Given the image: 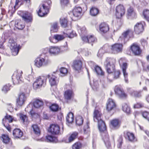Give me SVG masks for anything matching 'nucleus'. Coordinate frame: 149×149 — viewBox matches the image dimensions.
<instances>
[{"mask_svg": "<svg viewBox=\"0 0 149 149\" xmlns=\"http://www.w3.org/2000/svg\"><path fill=\"white\" fill-rule=\"evenodd\" d=\"M130 49L132 53L135 55H139L141 53V50L140 47L136 44H134L131 46Z\"/></svg>", "mask_w": 149, "mask_h": 149, "instance_id": "4be33fe9", "label": "nucleus"}, {"mask_svg": "<svg viewBox=\"0 0 149 149\" xmlns=\"http://www.w3.org/2000/svg\"><path fill=\"white\" fill-rule=\"evenodd\" d=\"M72 91L70 90H68L65 92L64 96L65 98L67 100L71 99L72 95Z\"/></svg>", "mask_w": 149, "mask_h": 149, "instance_id": "c85d7f7f", "label": "nucleus"}, {"mask_svg": "<svg viewBox=\"0 0 149 149\" xmlns=\"http://www.w3.org/2000/svg\"><path fill=\"white\" fill-rule=\"evenodd\" d=\"M88 124V123H87L85 125L84 127V131L85 134L87 133L89 131V127Z\"/></svg>", "mask_w": 149, "mask_h": 149, "instance_id": "13d9d810", "label": "nucleus"}, {"mask_svg": "<svg viewBox=\"0 0 149 149\" xmlns=\"http://www.w3.org/2000/svg\"><path fill=\"white\" fill-rule=\"evenodd\" d=\"M49 108L52 111H57L58 110L59 106L56 104H53L49 107Z\"/></svg>", "mask_w": 149, "mask_h": 149, "instance_id": "37998d69", "label": "nucleus"}, {"mask_svg": "<svg viewBox=\"0 0 149 149\" xmlns=\"http://www.w3.org/2000/svg\"><path fill=\"white\" fill-rule=\"evenodd\" d=\"M99 84L97 81L94 82L92 87L94 91H97L99 88Z\"/></svg>", "mask_w": 149, "mask_h": 149, "instance_id": "8fccbe9b", "label": "nucleus"}, {"mask_svg": "<svg viewBox=\"0 0 149 149\" xmlns=\"http://www.w3.org/2000/svg\"><path fill=\"white\" fill-rule=\"evenodd\" d=\"M17 14L22 18V19L26 23L30 22L32 21V16L31 13L27 11H18Z\"/></svg>", "mask_w": 149, "mask_h": 149, "instance_id": "6e6552de", "label": "nucleus"}, {"mask_svg": "<svg viewBox=\"0 0 149 149\" xmlns=\"http://www.w3.org/2000/svg\"><path fill=\"white\" fill-rule=\"evenodd\" d=\"M58 30V23L57 22H55L52 25L51 28V33L56 32Z\"/></svg>", "mask_w": 149, "mask_h": 149, "instance_id": "f704fd0d", "label": "nucleus"}, {"mask_svg": "<svg viewBox=\"0 0 149 149\" xmlns=\"http://www.w3.org/2000/svg\"><path fill=\"white\" fill-rule=\"evenodd\" d=\"M15 27L19 29H22L24 27V25L22 23L21 20H17L15 21Z\"/></svg>", "mask_w": 149, "mask_h": 149, "instance_id": "7c9ffc66", "label": "nucleus"}, {"mask_svg": "<svg viewBox=\"0 0 149 149\" xmlns=\"http://www.w3.org/2000/svg\"><path fill=\"white\" fill-rule=\"evenodd\" d=\"M143 15L145 18L146 20L149 21V10L145 9L143 12Z\"/></svg>", "mask_w": 149, "mask_h": 149, "instance_id": "79ce46f5", "label": "nucleus"}, {"mask_svg": "<svg viewBox=\"0 0 149 149\" xmlns=\"http://www.w3.org/2000/svg\"><path fill=\"white\" fill-rule=\"evenodd\" d=\"M88 35L87 36H84L82 37H81L82 40L86 42H88Z\"/></svg>", "mask_w": 149, "mask_h": 149, "instance_id": "338daca9", "label": "nucleus"}, {"mask_svg": "<svg viewBox=\"0 0 149 149\" xmlns=\"http://www.w3.org/2000/svg\"><path fill=\"white\" fill-rule=\"evenodd\" d=\"M123 139L122 137H120L118 139V141L119 143L118 145V148H120V146L122 145V143Z\"/></svg>", "mask_w": 149, "mask_h": 149, "instance_id": "69168bd1", "label": "nucleus"}, {"mask_svg": "<svg viewBox=\"0 0 149 149\" xmlns=\"http://www.w3.org/2000/svg\"><path fill=\"white\" fill-rule=\"evenodd\" d=\"M82 144L80 142H77L74 144L72 146V149H80L82 147Z\"/></svg>", "mask_w": 149, "mask_h": 149, "instance_id": "de8ad7c7", "label": "nucleus"}, {"mask_svg": "<svg viewBox=\"0 0 149 149\" xmlns=\"http://www.w3.org/2000/svg\"><path fill=\"white\" fill-rule=\"evenodd\" d=\"M18 98L21 100V102L23 101L24 102L26 100V97L25 96V94L22 93L19 94Z\"/></svg>", "mask_w": 149, "mask_h": 149, "instance_id": "09e8293b", "label": "nucleus"}, {"mask_svg": "<svg viewBox=\"0 0 149 149\" xmlns=\"http://www.w3.org/2000/svg\"><path fill=\"white\" fill-rule=\"evenodd\" d=\"M1 138L4 143L7 144L9 142L10 139L8 135L3 134L2 135Z\"/></svg>", "mask_w": 149, "mask_h": 149, "instance_id": "a18cd8bd", "label": "nucleus"}, {"mask_svg": "<svg viewBox=\"0 0 149 149\" xmlns=\"http://www.w3.org/2000/svg\"><path fill=\"white\" fill-rule=\"evenodd\" d=\"M2 90L4 93H6L9 90V86L5 85L2 88Z\"/></svg>", "mask_w": 149, "mask_h": 149, "instance_id": "680f3d73", "label": "nucleus"}, {"mask_svg": "<svg viewBox=\"0 0 149 149\" xmlns=\"http://www.w3.org/2000/svg\"><path fill=\"white\" fill-rule=\"evenodd\" d=\"M95 71L98 75H104V72L102 71L101 68L98 65H96L95 66Z\"/></svg>", "mask_w": 149, "mask_h": 149, "instance_id": "4c0bfd02", "label": "nucleus"}, {"mask_svg": "<svg viewBox=\"0 0 149 149\" xmlns=\"http://www.w3.org/2000/svg\"><path fill=\"white\" fill-rule=\"evenodd\" d=\"M23 134L22 132L19 129H15L13 130V135L15 139H20Z\"/></svg>", "mask_w": 149, "mask_h": 149, "instance_id": "a878e982", "label": "nucleus"}, {"mask_svg": "<svg viewBox=\"0 0 149 149\" xmlns=\"http://www.w3.org/2000/svg\"><path fill=\"white\" fill-rule=\"evenodd\" d=\"M34 65L38 68L48 65L51 63L48 57L45 56L44 58L40 57L36 58L34 61Z\"/></svg>", "mask_w": 149, "mask_h": 149, "instance_id": "0eeeda50", "label": "nucleus"}, {"mask_svg": "<svg viewBox=\"0 0 149 149\" xmlns=\"http://www.w3.org/2000/svg\"><path fill=\"white\" fill-rule=\"evenodd\" d=\"M111 46H109L107 44L104 45L99 50L97 56L99 57H101L104 53L107 52L110 49H111Z\"/></svg>", "mask_w": 149, "mask_h": 149, "instance_id": "6ab92c4d", "label": "nucleus"}, {"mask_svg": "<svg viewBox=\"0 0 149 149\" xmlns=\"http://www.w3.org/2000/svg\"><path fill=\"white\" fill-rule=\"evenodd\" d=\"M99 10L96 8L93 7L91 8L90 10V13L92 16H95L99 13Z\"/></svg>", "mask_w": 149, "mask_h": 149, "instance_id": "72a5a7b5", "label": "nucleus"}, {"mask_svg": "<svg viewBox=\"0 0 149 149\" xmlns=\"http://www.w3.org/2000/svg\"><path fill=\"white\" fill-rule=\"evenodd\" d=\"M116 105L114 101L111 99H109L106 105V109L109 115L111 116L113 113Z\"/></svg>", "mask_w": 149, "mask_h": 149, "instance_id": "1a4fd4ad", "label": "nucleus"}, {"mask_svg": "<svg viewBox=\"0 0 149 149\" xmlns=\"http://www.w3.org/2000/svg\"><path fill=\"white\" fill-rule=\"evenodd\" d=\"M5 119L8 120L9 122L10 123H11L13 121V119L10 115H6L5 116Z\"/></svg>", "mask_w": 149, "mask_h": 149, "instance_id": "e2e57ef3", "label": "nucleus"}, {"mask_svg": "<svg viewBox=\"0 0 149 149\" xmlns=\"http://www.w3.org/2000/svg\"><path fill=\"white\" fill-rule=\"evenodd\" d=\"M115 93L121 99H126L127 97V95L124 92L123 88L118 86H115L114 89Z\"/></svg>", "mask_w": 149, "mask_h": 149, "instance_id": "f8f14e48", "label": "nucleus"}, {"mask_svg": "<svg viewBox=\"0 0 149 149\" xmlns=\"http://www.w3.org/2000/svg\"><path fill=\"white\" fill-rule=\"evenodd\" d=\"M6 13V11L4 9L1 8V10H0V20H1L3 17V15H5Z\"/></svg>", "mask_w": 149, "mask_h": 149, "instance_id": "052dcab7", "label": "nucleus"}, {"mask_svg": "<svg viewBox=\"0 0 149 149\" xmlns=\"http://www.w3.org/2000/svg\"><path fill=\"white\" fill-rule=\"evenodd\" d=\"M51 4L52 2L50 0H47L44 3L42 4L38 12V15L42 17L47 15Z\"/></svg>", "mask_w": 149, "mask_h": 149, "instance_id": "39448f33", "label": "nucleus"}, {"mask_svg": "<svg viewBox=\"0 0 149 149\" xmlns=\"http://www.w3.org/2000/svg\"><path fill=\"white\" fill-rule=\"evenodd\" d=\"M76 36V34L75 31L69 29L66 31L65 30L63 35L56 34L53 36H50L49 39L51 42L55 43V40L57 42L63 40L65 37L72 38Z\"/></svg>", "mask_w": 149, "mask_h": 149, "instance_id": "7ed1b4c3", "label": "nucleus"}, {"mask_svg": "<svg viewBox=\"0 0 149 149\" xmlns=\"http://www.w3.org/2000/svg\"><path fill=\"white\" fill-rule=\"evenodd\" d=\"M97 41V39L93 35H88V42L91 43Z\"/></svg>", "mask_w": 149, "mask_h": 149, "instance_id": "c03bdc74", "label": "nucleus"}, {"mask_svg": "<svg viewBox=\"0 0 149 149\" xmlns=\"http://www.w3.org/2000/svg\"><path fill=\"white\" fill-rule=\"evenodd\" d=\"M127 65L126 63H123L121 67L123 74L124 76L125 80L126 83H128V73L126 72V70L127 68Z\"/></svg>", "mask_w": 149, "mask_h": 149, "instance_id": "393cba45", "label": "nucleus"}, {"mask_svg": "<svg viewBox=\"0 0 149 149\" xmlns=\"http://www.w3.org/2000/svg\"><path fill=\"white\" fill-rule=\"evenodd\" d=\"M5 120L4 119H3L2 120V124L4 126L6 127L7 130L9 132H10L11 131V127L9 125H6L4 122Z\"/></svg>", "mask_w": 149, "mask_h": 149, "instance_id": "bf43d9fd", "label": "nucleus"}, {"mask_svg": "<svg viewBox=\"0 0 149 149\" xmlns=\"http://www.w3.org/2000/svg\"><path fill=\"white\" fill-rule=\"evenodd\" d=\"M123 110L127 113L129 114L130 111V107L126 103H124L122 105Z\"/></svg>", "mask_w": 149, "mask_h": 149, "instance_id": "58836bf2", "label": "nucleus"}, {"mask_svg": "<svg viewBox=\"0 0 149 149\" xmlns=\"http://www.w3.org/2000/svg\"><path fill=\"white\" fill-rule=\"evenodd\" d=\"M83 122V118L81 116H77L76 118V123L77 125L80 126L82 125Z\"/></svg>", "mask_w": 149, "mask_h": 149, "instance_id": "c9c22d12", "label": "nucleus"}, {"mask_svg": "<svg viewBox=\"0 0 149 149\" xmlns=\"http://www.w3.org/2000/svg\"><path fill=\"white\" fill-rule=\"evenodd\" d=\"M20 119L24 124H26L28 120V118L26 115L21 114Z\"/></svg>", "mask_w": 149, "mask_h": 149, "instance_id": "49530a36", "label": "nucleus"}, {"mask_svg": "<svg viewBox=\"0 0 149 149\" xmlns=\"http://www.w3.org/2000/svg\"><path fill=\"white\" fill-rule=\"evenodd\" d=\"M46 139L47 142L55 143L58 142L57 138L52 135H48L46 136Z\"/></svg>", "mask_w": 149, "mask_h": 149, "instance_id": "cd10ccee", "label": "nucleus"}, {"mask_svg": "<svg viewBox=\"0 0 149 149\" xmlns=\"http://www.w3.org/2000/svg\"><path fill=\"white\" fill-rule=\"evenodd\" d=\"M69 0H60V3L62 6L66 5L69 3Z\"/></svg>", "mask_w": 149, "mask_h": 149, "instance_id": "6e6d98bb", "label": "nucleus"}, {"mask_svg": "<svg viewBox=\"0 0 149 149\" xmlns=\"http://www.w3.org/2000/svg\"><path fill=\"white\" fill-rule=\"evenodd\" d=\"M145 24L144 22L137 23L134 26V31L135 33L139 34L142 33L144 30L143 25Z\"/></svg>", "mask_w": 149, "mask_h": 149, "instance_id": "ddd939ff", "label": "nucleus"}, {"mask_svg": "<svg viewBox=\"0 0 149 149\" xmlns=\"http://www.w3.org/2000/svg\"><path fill=\"white\" fill-rule=\"evenodd\" d=\"M32 127L35 134L39 136L40 134V131L39 127L37 125H33L32 126Z\"/></svg>", "mask_w": 149, "mask_h": 149, "instance_id": "c756f323", "label": "nucleus"}, {"mask_svg": "<svg viewBox=\"0 0 149 149\" xmlns=\"http://www.w3.org/2000/svg\"><path fill=\"white\" fill-rule=\"evenodd\" d=\"M22 71L17 70L13 74L12 79L14 84H18L21 82Z\"/></svg>", "mask_w": 149, "mask_h": 149, "instance_id": "9b49d317", "label": "nucleus"}, {"mask_svg": "<svg viewBox=\"0 0 149 149\" xmlns=\"http://www.w3.org/2000/svg\"><path fill=\"white\" fill-rule=\"evenodd\" d=\"M124 136L125 139L131 142H134L137 141L134 134L132 132H127L124 133Z\"/></svg>", "mask_w": 149, "mask_h": 149, "instance_id": "a211bd4d", "label": "nucleus"}, {"mask_svg": "<svg viewBox=\"0 0 149 149\" xmlns=\"http://www.w3.org/2000/svg\"><path fill=\"white\" fill-rule=\"evenodd\" d=\"M99 32L102 35L107 33L109 30L108 25L105 22L101 23L99 25Z\"/></svg>", "mask_w": 149, "mask_h": 149, "instance_id": "dca6fc26", "label": "nucleus"}, {"mask_svg": "<svg viewBox=\"0 0 149 149\" xmlns=\"http://www.w3.org/2000/svg\"><path fill=\"white\" fill-rule=\"evenodd\" d=\"M59 49H60V52H64L68 49V47L67 46H61Z\"/></svg>", "mask_w": 149, "mask_h": 149, "instance_id": "0e129e2a", "label": "nucleus"}, {"mask_svg": "<svg viewBox=\"0 0 149 149\" xmlns=\"http://www.w3.org/2000/svg\"><path fill=\"white\" fill-rule=\"evenodd\" d=\"M86 30V28L84 27L79 28V29H78V31L80 34H82L85 33Z\"/></svg>", "mask_w": 149, "mask_h": 149, "instance_id": "5fc2aeb1", "label": "nucleus"}, {"mask_svg": "<svg viewBox=\"0 0 149 149\" xmlns=\"http://www.w3.org/2000/svg\"><path fill=\"white\" fill-rule=\"evenodd\" d=\"M60 22L61 26L65 28L67 26L68 21L66 18H61L60 19Z\"/></svg>", "mask_w": 149, "mask_h": 149, "instance_id": "e433bc0d", "label": "nucleus"}, {"mask_svg": "<svg viewBox=\"0 0 149 149\" xmlns=\"http://www.w3.org/2000/svg\"><path fill=\"white\" fill-rule=\"evenodd\" d=\"M144 104L141 103H138L134 105V108H139L143 107Z\"/></svg>", "mask_w": 149, "mask_h": 149, "instance_id": "4d7b16f0", "label": "nucleus"}, {"mask_svg": "<svg viewBox=\"0 0 149 149\" xmlns=\"http://www.w3.org/2000/svg\"><path fill=\"white\" fill-rule=\"evenodd\" d=\"M122 44L116 43L111 47V49L114 53H117L120 52L122 50Z\"/></svg>", "mask_w": 149, "mask_h": 149, "instance_id": "412c9836", "label": "nucleus"}, {"mask_svg": "<svg viewBox=\"0 0 149 149\" xmlns=\"http://www.w3.org/2000/svg\"><path fill=\"white\" fill-rule=\"evenodd\" d=\"M78 134V133L77 132H74L71 134L68 138L69 142L70 143L73 141L75 139Z\"/></svg>", "mask_w": 149, "mask_h": 149, "instance_id": "a19ab883", "label": "nucleus"}, {"mask_svg": "<svg viewBox=\"0 0 149 149\" xmlns=\"http://www.w3.org/2000/svg\"><path fill=\"white\" fill-rule=\"evenodd\" d=\"M43 102L39 100H37L33 102V106L36 108H39L43 105Z\"/></svg>", "mask_w": 149, "mask_h": 149, "instance_id": "2f4dec72", "label": "nucleus"}, {"mask_svg": "<svg viewBox=\"0 0 149 149\" xmlns=\"http://www.w3.org/2000/svg\"><path fill=\"white\" fill-rule=\"evenodd\" d=\"M136 14L134 9L132 7H130L127 10V17L128 19H132L135 18Z\"/></svg>", "mask_w": 149, "mask_h": 149, "instance_id": "b1692460", "label": "nucleus"}, {"mask_svg": "<svg viewBox=\"0 0 149 149\" xmlns=\"http://www.w3.org/2000/svg\"><path fill=\"white\" fill-rule=\"evenodd\" d=\"M101 113L98 110H95L94 112V120L97 122L99 130L101 132L102 139L107 147L108 148L111 146L109 141V136L106 130V125L101 118Z\"/></svg>", "mask_w": 149, "mask_h": 149, "instance_id": "f257e3e1", "label": "nucleus"}, {"mask_svg": "<svg viewBox=\"0 0 149 149\" xmlns=\"http://www.w3.org/2000/svg\"><path fill=\"white\" fill-rule=\"evenodd\" d=\"M8 45L12 51V54L15 56L19 52V45L17 46L16 40L13 37H10L8 39Z\"/></svg>", "mask_w": 149, "mask_h": 149, "instance_id": "423d86ee", "label": "nucleus"}, {"mask_svg": "<svg viewBox=\"0 0 149 149\" xmlns=\"http://www.w3.org/2000/svg\"><path fill=\"white\" fill-rule=\"evenodd\" d=\"M131 95L136 97H141V93L136 91H133L131 93Z\"/></svg>", "mask_w": 149, "mask_h": 149, "instance_id": "3c124183", "label": "nucleus"}, {"mask_svg": "<svg viewBox=\"0 0 149 149\" xmlns=\"http://www.w3.org/2000/svg\"><path fill=\"white\" fill-rule=\"evenodd\" d=\"M111 124L115 128H118L119 127V121L116 119H113L111 121Z\"/></svg>", "mask_w": 149, "mask_h": 149, "instance_id": "ea45409f", "label": "nucleus"}, {"mask_svg": "<svg viewBox=\"0 0 149 149\" xmlns=\"http://www.w3.org/2000/svg\"><path fill=\"white\" fill-rule=\"evenodd\" d=\"M54 74H49L47 77L49 79V83L51 86L57 85L58 82V80L56 76V73L53 72Z\"/></svg>", "mask_w": 149, "mask_h": 149, "instance_id": "2eb2a0df", "label": "nucleus"}, {"mask_svg": "<svg viewBox=\"0 0 149 149\" xmlns=\"http://www.w3.org/2000/svg\"><path fill=\"white\" fill-rule=\"evenodd\" d=\"M134 37L133 32L131 29H128L123 32L120 36L118 41L122 44H125L128 42L130 38Z\"/></svg>", "mask_w": 149, "mask_h": 149, "instance_id": "20e7f679", "label": "nucleus"}, {"mask_svg": "<svg viewBox=\"0 0 149 149\" xmlns=\"http://www.w3.org/2000/svg\"><path fill=\"white\" fill-rule=\"evenodd\" d=\"M116 60L114 58L107 57L104 62V65L107 72L109 74L107 79L109 82H112L113 79H116L120 77V72L119 70H115V64Z\"/></svg>", "mask_w": 149, "mask_h": 149, "instance_id": "f03ea898", "label": "nucleus"}, {"mask_svg": "<svg viewBox=\"0 0 149 149\" xmlns=\"http://www.w3.org/2000/svg\"><path fill=\"white\" fill-rule=\"evenodd\" d=\"M116 15L119 18L122 17L125 14V9L123 5H119L117 6L116 8Z\"/></svg>", "mask_w": 149, "mask_h": 149, "instance_id": "aec40b11", "label": "nucleus"}, {"mask_svg": "<svg viewBox=\"0 0 149 149\" xmlns=\"http://www.w3.org/2000/svg\"><path fill=\"white\" fill-rule=\"evenodd\" d=\"M49 131L52 134H58L60 133L59 126L57 125L52 124L49 127Z\"/></svg>", "mask_w": 149, "mask_h": 149, "instance_id": "f3484780", "label": "nucleus"}, {"mask_svg": "<svg viewBox=\"0 0 149 149\" xmlns=\"http://www.w3.org/2000/svg\"><path fill=\"white\" fill-rule=\"evenodd\" d=\"M82 12L81 8L78 5H76L73 9L72 13L74 17H77L78 19H79L82 15Z\"/></svg>", "mask_w": 149, "mask_h": 149, "instance_id": "4468645a", "label": "nucleus"}, {"mask_svg": "<svg viewBox=\"0 0 149 149\" xmlns=\"http://www.w3.org/2000/svg\"><path fill=\"white\" fill-rule=\"evenodd\" d=\"M24 102L22 101L21 102V100L17 98L16 100V105L17 107H20L22 106L24 104Z\"/></svg>", "mask_w": 149, "mask_h": 149, "instance_id": "864d4df0", "label": "nucleus"}, {"mask_svg": "<svg viewBox=\"0 0 149 149\" xmlns=\"http://www.w3.org/2000/svg\"><path fill=\"white\" fill-rule=\"evenodd\" d=\"M49 51L51 55H56L60 52V49L57 47L52 46L50 48Z\"/></svg>", "mask_w": 149, "mask_h": 149, "instance_id": "bb28decb", "label": "nucleus"}, {"mask_svg": "<svg viewBox=\"0 0 149 149\" xmlns=\"http://www.w3.org/2000/svg\"><path fill=\"white\" fill-rule=\"evenodd\" d=\"M74 120L73 114L71 112H70L68 114L66 118V121L68 123H72Z\"/></svg>", "mask_w": 149, "mask_h": 149, "instance_id": "473e14b6", "label": "nucleus"}, {"mask_svg": "<svg viewBox=\"0 0 149 149\" xmlns=\"http://www.w3.org/2000/svg\"><path fill=\"white\" fill-rule=\"evenodd\" d=\"M43 118L44 119H48V117L46 113H44L43 115Z\"/></svg>", "mask_w": 149, "mask_h": 149, "instance_id": "774afa93", "label": "nucleus"}, {"mask_svg": "<svg viewBox=\"0 0 149 149\" xmlns=\"http://www.w3.org/2000/svg\"><path fill=\"white\" fill-rule=\"evenodd\" d=\"M72 67L75 70L79 72L82 67V62L79 60H77L73 62Z\"/></svg>", "mask_w": 149, "mask_h": 149, "instance_id": "5701e85b", "label": "nucleus"}, {"mask_svg": "<svg viewBox=\"0 0 149 149\" xmlns=\"http://www.w3.org/2000/svg\"><path fill=\"white\" fill-rule=\"evenodd\" d=\"M60 73L63 75V76L67 74L68 70L67 69L64 67L61 68L60 70Z\"/></svg>", "mask_w": 149, "mask_h": 149, "instance_id": "603ef678", "label": "nucleus"}, {"mask_svg": "<svg viewBox=\"0 0 149 149\" xmlns=\"http://www.w3.org/2000/svg\"><path fill=\"white\" fill-rule=\"evenodd\" d=\"M46 80V78L44 76L38 77L33 84L34 89L36 90L40 88L44 84H45Z\"/></svg>", "mask_w": 149, "mask_h": 149, "instance_id": "9d476101", "label": "nucleus"}]
</instances>
